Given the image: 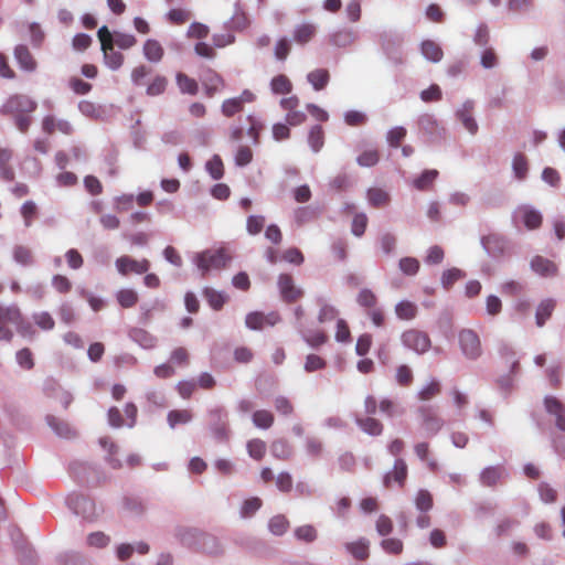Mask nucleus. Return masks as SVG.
Wrapping results in <instances>:
<instances>
[{"label":"nucleus","instance_id":"423d86ee","mask_svg":"<svg viewBox=\"0 0 565 565\" xmlns=\"http://www.w3.org/2000/svg\"><path fill=\"white\" fill-rule=\"evenodd\" d=\"M401 341L406 349L412 350L417 354L426 353L431 347L429 335L417 329L404 331L401 335Z\"/></svg>","mask_w":565,"mask_h":565},{"label":"nucleus","instance_id":"7c9ffc66","mask_svg":"<svg viewBox=\"0 0 565 565\" xmlns=\"http://www.w3.org/2000/svg\"><path fill=\"white\" fill-rule=\"evenodd\" d=\"M299 337L311 348L318 349L327 342V335L322 331L307 330L305 327L298 326Z\"/></svg>","mask_w":565,"mask_h":565},{"label":"nucleus","instance_id":"052dcab7","mask_svg":"<svg viewBox=\"0 0 565 565\" xmlns=\"http://www.w3.org/2000/svg\"><path fill=\"white\" fill-rule=\"evenodd\" d=\"M480 65L484 70H493L499 65V56L494 47H486L480 52Z\"/></svg>","mask_w":565,"mask_h":565},{"label":"nucleus","instance_id":"49530a36","mask_svg":"<svg viewBox=\"0 0 565 565\" xmlns=\"http://www.w3.org/2000/svg\"><path fill=\"white\" fill-rule=\"evenodd\" d=\"M205 171L211 179L218 181L224 177V164L218 154H213L211 159L205 162Z\"/></svg>","mask_w":565,"mask_h":565},{"label":"nucleus","instance_id":"7ed1b4c3","mask_svg":"<svg viewBox=\"0 0 565 565\" xmlns=\"http://www.w3.org/2000/svg\"><path fill=\"white\" fill-rule=\"evenodd\" d=\"M231 260L232 257L227 254L224 247L216 249H204L202 252L195 253L192 258L193 264L202 273V275L207 274L211 269L225 268Z\"/></svg>","mask_w":565,"mask_h":565},{"label":"nucleus","instance_id":"39448f33","mask_svg":"<svg viewBox=\"0 0 565 565\" xmlns=\"http://www.w3.org/2000/svg\"><path fill=\"white\" fill-rule=\"evenodd\" d=\"M458 345L461 355L471 362L479 360L483 354V348L479 334L469 328L458 332Z\"/></svg>","mask_w":565,"mask_h":565},{"label":"nucleus","instance_id":"79ce46f5","mask_svg":"<svg viewBox=\"0 0 565 565\" xmlns=\"http://www.w3.org/2000/svg\"><path fill=\"white\" fill-rule=\"evenodd\" d=\"M79 113L89 119H102L104 115V108L90 100H81L77 105Z\"/></svg>","mask_w":565,"mask_h":565},{"label":"nucleus","instance_id":"864d4df0","mask_svg":"<svg viewBox=\"0 0 565 565\" xmlns=\"http://www.w3.org/2000/svg\"><path fill=\"white\" fill-rule=\"evenodd\" d=\"M246 119L249 122L246 134L252 138V143L256 146L259 142V135L265 128V125L258 117L253 114L247 115Z\"/></svg>","mask_w":565,"mask_h":565},{"label":"nucleus","instance_id":"58836bf2","mask_svg":"<svg viewBox=\"0 0 565 565\" xmlns=\"http://www.w3.org/2000/svg\"><path fill=\"white\" fill-rule=\"evenodd\" d=\"M269 86L274 95H287L292 90L290 79L284 74L274 76L270 79Z\"/></svg>","mask_w":565,"mask_h":565},{"label":"nucleus","instance_id":"0e129e2a","mask_svg":"<svg viewBox=\"0 0 565 565\" xmlns=\"http://www.w3.org/2000/svg\"><path fill=\"white\" fill-rule=\"evenodd\" d=\"M441 390L440 381L433 377L425 384L417 393L420 401H429L435 395L439 394Z\"/></svg>","mask_w":565,"mask_h":565},{"label":"nucleus","instance_id":"f257e3e1","mask_svg":"<svg viewBox=\"0 0 565 565\" xmlns=\"http://www.w3.org/2000/svg\"><path fill=\"white\" fill-rule=\"evenodd\" d=\"M206 426L217 443H226L231 437L230 413L223 405H212L206 409Z\"/></svg>","mask_w":565,"mask_h":565},{"label":"nucleus","instance_id":"6e6552de","mask_svg":"<svg viewBox=\"0 0 565 565\" xmlns=\"http://www.w3.org/2000/svg\"><path fill=\"white\" fill-rule=\"evenodd\" d=\"M417 414L422 420L420 425L424 430V436L428 438L436 436L445 424L444 419L439 417L429 405L419 406Z\"/></svg>","mask_w":565,"mask_h":565},{"label":"nucleus","instance_id":"bb28decb","mask_svg":"<svg viewBox=\"0 0 565 565\" xmlns=\"http://www.w3.org/2000/svg\"><path fill=\"white\" fill-rule=\"evenodd\" d=\"M202 295L209 306L215 311L221 310L230 298L225 291L216 290L207 286L202 289Z\"/></svg>","mask_w":565,"mask_h":565},{"label":"nucleus","instance_id":"5fc2aeb1","mask_svg":"<svg viewBox=\"0 0 565 565\" xmlns=\"http://www.w3.org/2000/svg\"><path fill=\"white\" fill-rule=\"evenodd\" d=\"M366 198L370 205L380 207L390 201V194L380 188H369L366 190Z\"/></svg>","mask_w":565,"mask_h":565},{"label":"nucleus","instance_id":"ddd939ff","mask_svg":"<svg viewBox=\"0 0 565 565\" xmlns=\"http://www.w3.org/2000/svg\"><path fill=\"white\" fill-rule=\"evenodd\" d=\"M115 266L122 276H127L129 273L142 275L149 270L150 262L146 258L137 260L130 256H120L115 260Z\"/></svg>","mask_w":565,"mask_h":565},{"label":"nucleus","instance_id":"338daca9","mask_svg":"<svg viewBox=\"0 0 565 565\" xmlns=\"http://www.w3.org/2000/svg\"><path fill=\"white\" fill-rule=\"evenodd\" d=\"M520 525V522L516 519L504 516L500 520H498L493 532L497 537H501L503 535H507L509 532H511L513 529L518 527Z\"/></svg>","mask_w":565,"mask_h":565},{"label":"nucleus","instance_id":"c85d7f7f","mask_svg":"<svg viewBox=\"0 0 565 565\" xmlns=\"http://www.w3.org/2000/svg\"><path fill=\"white\" fill-rule=\"evenodd\" d=\"M345 551L355 559L365 561L370 555V541L365 537H360L354 542L344 544Z\"/></svg>","mask_w":565,"mask_h":565},{"label":"nucleus","instance_id":"a18cd8bd","mask_svg":"<svg viewBox=\"0 0 565 565\" xmlns=\"http://www.w3.org/2000/svg\"><path fill=\"white\" fill-rule=\"evenodd\" d=\"M439 172L436 169H426L414 179L413 185L419 191L427 190L438 178Z\"/></svg>","mask_w":565,"mask_h":565},{"label":"nucleus","instance_id":"a19ab883","mask_svg":"<svg viewBox=\"0 0 565 565\" xmlns=\"http://www.w3.org/2000/svg\"><path fill=\"white\" fill-rule=\"evenodd\" d=\"M308 145L312 152L318 153L324 145V132L320 125H315L308 134Z\"/></svg>","mask_w":565,"mask_h":565},{"label":"nucleus","instance_id":"aec40b11","mask_svg":"<svg viewBox=\"0 0 565 565\" xmlns=\"http://www.w3.org/2000/svg\"><path fill=\"white\" fill-rule=\"evenodd\" d=\"M18 561L21 565H35L36 553L34 548L24 540L18 539L13 542Z\"/></svg>","mask_w":565,"mask_h":565},{"label":"nucleus","instance_id":"393cba45","mask_svg":"<svg viewBox=\"0 0 565 565\" xmlns=\"http://www.w3.org/2000/svg\"><path fill=\"white\" fill-rule=\"evenodd\" d=\"M556 308V300L553 298L543 299L536 307L535 310V324L539 328L545 326L547 320L552 317Z\"/></svg>","mask_w":565,"mask_h":565},{"label":"nucleus","instance_id":"f3484780","mask_svg":"<svg viewBox=\"0 0 565 565\" xmlns=\"http://www.w3.org/2000/svg\"><path fill=\"white\" fill-rule=\"evenodd\" d=\"M359 32L351 28H341L329 34V42L337 47H347L355 42Z\"/></svg>","mask_w":565,"mask_h":565},{"label":"nucleus","instance_id":"a211bd4d","mask_svg":"<svg viewBox=\"0 0 565 565\" xmlns=\"http://www.w3.org/2000/svg\"><path fill=\"white\" fill-rule=\"evenodd\" d=\"M407 465L404 459L396 458L394 461L393 469L386 472L383 477V484L388 487L391 481L394 480L399 487H403L407 478Z\"/></svg>","mask_w":565,"mask_h":565},{"label":"nucleus","instance_id":"9b49d317","mask_svg":"<svg viewBox=\"0 0 565 565\" xmlns=\"http://www.w3.org/2000/svg\"><path fill=\"white\" fill-rule=\"evenodd\" d=\"M277 288L280 295V298L286 303H291L296 301L298 298L302 297L303 289L297 287L295 285L294 278L291 275L282 273L277 277Z\"/></svg>","mask_w":565,"mask_h":565},{"label":"nucleus","instance_id":"cd10ccee","mask_svg":"<svg viewBox=\"0 0 565 565\" xmlns=\"http://www.w3.org/2000/svg\"><path fill=\"white\" fill-rule=\"evenodd\" d=\"M530 267L542 277L554 276L557 271V267L552 260L539 255L531 259Z\"/></svg>","mask_w":565,"mask_h":565},{"label":"nucleus","instance_id":"473e14b6","mask_svg":"<svg viewBox=\"0 0 565 565\" xmlns=\"http://www.w3.org/2000/svg\"><path fill=\"white\" fill-rule=\"evenodd\" d=\"M511 169L518 181H524L529 173V162L526 157L521 152H516L512 158Z\"/></svg>","mask_w":565,"mask_h":565},{"label":"nucleus","instance_id":"37998d69","mask_svg":"<svg viewBox=\"0 0 565 565\" xmlns=\"http://www.w3.org/2000/svg\"><path fill=\"white\" fill-rule=\"evenodd\" d=\"M175 82L182 94L196 95L199 92V85L196 81L182 72L177 73Z\"/></svg>","mask_w":565,"mask_h":565},{"label":"nucleus","instance_id":"5701e85b","mask_svg":"<svg viewBox=\"0 0 565 565\" xmlns=\"http://www.w3.org/2000/svg\"><path fill=\"white\" fill-rule=\"evenodd\" d=\"M45 422L53 433L61 438L71 439L76 435L68 423L54 415H46Z\"/></svg>","mask_w":565,"mask_h":565},{"label":"nucleus","instance_id":"0eeeda50","mask_svg":"<svg viewBox=\"0 0 565 565\" xmlns=\"http://www.w3.org/2000/svg\"><path fill=\"white\" fill-rule=\"evenodd\" d=\"M38 107V103L26 95L15 94L10 96L7 102L1 106V115L9 114H31Z\"/></svg>","mask_w":565,"mask_h":565},{"label":"nucleus","instance_id":"6e6d98bb","mask_svg":"<svg viewBox=\"0 0 565 565\" xmlns=\"http://www.w3.org/2000/svg\"><path fill=\"white\" fill-rule=\"evenodd\" d=\"M252 422L259 429H268L274 424V415L266 409L255 411L252 415Z\"/></svg>","mask_w":565,"mask_h":565},{"label":"nucleus","instance_id":"72a5a7b5","mask_svg":"<svg viewBox=\"0 0 565 565\" xmlns=\"http://www.w3.org/2000/svg\"><path fill=\"white\" fill-rule=\"evenodd\" d=\"M522 221L527 230H535L541 226L543 216L539 210L526 205L522 207Z\"/></svg>","mask_w":565,"mask_h":565},{"label":"nucleus","instance_id":"603ef678","mask_svg":"<svg viewBox=\"0 0 565 565\" xmlns=\"http://www.w3.org/2000/svg\"><path fill=\"white\" fill-rule=\"evenodd\" d=\"M395 313L401 320L414 319L417 313V306L409 300H401L395 306Z\"/></svg>","mask_w":565,"mask_h":565},{"label":"nucleus","instance_id":"8fccbe9b","mask_svg":"<svg viewBox=\"0 0 565 565\" xmlns=\"http://www.w3.org/2000/svg\"><path fill=\"white\" fill-rule=\"evenodd\" d=\"M320 211L318 207L312 205L299 206L295 210L294 217L298 225H302L309 221H312L319 215Z\"/></svg>","mask_w":565,"mask_h":565},{"label":"nucleus","instance_id":"4c0bfd02","mask_svg":"<svg viewBox=\"0 0 565 565\" xmlns=\"http://www.w3.org/2000/svg\"><path fill=\"white\" fill-rule=\"evenodd\" d=\"M414 505L420 513H427L434 507L433 494L427 489H419L415 494Z\"/></svg>","mask_w":565,"mask_h":565},{"label":"nucleus","instance_id":"b1692460","mask_svg":"<svg viewBox=\"0 0 565 565\" xmlns=\"http://www.w3.org/2000/svg\"><path fill=\"white\" fill-rule=\"evenodd\" d=\"M58 565H94L92 559L79 551H65L56 556Z\"/></svg>","mask_w":565,"mask_h":565},{"label":"nucleus","instance_id":"4be33fe9","mask_svg":"<svg viewBox=\"0 0 565 565\" xmlns=\"http://www.w3.org/2000/svg\"><path fill=\"white\" fill-rule=\"evenodd\" d=\"M250 21L248 15L243 10L239 1L234 6L233 15L224 22V28L227 30L242 31L249 25Z\"/></svg>","mask_w":565,"mask_h":565},{"label":"nucleus","instance_id":"e2e57ef3","mask_svg":"<svg viewBox=\"0 0 565 565\" xmlns=\"http://www.w3.org/2000/svg\"><path fill=\"white\" fill-rule=\"evenodd\" d=\"M380 161V153L375 148L366 149L356 157V163L362 168L375 167Z\"/></svg>","mask_w":565,"mask_h":565},{"label":"nucleus","instance_id":"680f3d73","mask_svg":"<svg viewBox=\"0 0 565 565\" xmlns=\"http://www.w3.org/2000/svg\"><path fill=\"white\" fill-rule=\"evenodd\" d=\"M465 276L466 273L463 270L452 267L443 271L440 284L444 289L448 290L457 280L463 278Z\"/></svg>","mask_w":565,"mask_h":565},{"label":"nucleus","instance_id":"20e7f679","mask_svg":"<svg viewBox=\"0 0 565 565\" xmlns=\"http://www.w3.org/2000/svg\"><path fill=\"white\" fill-rule=\"evenodd\" d=\"M418 135L424 138L428 145H439L445 139L447 129L436 118L434 114H420L416 118Z\"/></svg>","mask_w":565,"mask_h":565},{"label":"nucleus","instance_id":"9d476101","mask_svg":"<svg viewBox=\"0 0 565 565\" xmlns=\"http://www.w3.org/2000/svg\"><path fill=\"white\" fill-rule=\"evenodd\" d=\"M480 244L486 254L494 260L503 257L509 248L508 239L499 234L482 236Z\"/></svg>","mask_w":565,"mask_h":565},{"label":"nucleus","instance_id":"bf43d9fd","mask_svg":"<svg viewBox=\"0 0 565 565\" xmlns=\"http://www.w3.org/2000/svg\"><path fill=\"white\" fill-rule=\"evenodd\" d=\"M110 536L105 532L95 531L87 535L86 545L88 547L102 550L107 547L110 544Z\"/></svg>","mask_w":565,"mask_h":565},{"label":"nucleus","instance_id":"412c9836","mask_svg":"<svg viewBox=\"0 0 565 565\" xmlns=\"http://www.w3.org/2000/svg\"><path fill=\"white\" fill-rule=\"evenodd\" d=\"M354 423L364 434L372 437L381 436L384 429L383 424L371 416L362 417L360 415H355Z\"/></svg>","mask_w":565,"mask_h":565},{"label":"nucleus","instance_id":"e433bc0d","mask_svg":"<svg viewBox=\"0 0 565 565\" xmlns=\"http://www.w3.org/2000/svg\"><path fill=\"white\" fill-rule=\"evenodd\" d=\"M143 55L151 63H158L163 56L161 44L153 39H148L143 44Z\"/></svg>","mask_w":565,"mask_h":565},{"label":"nucleus","instance_id":"ea45409f","mask_svg":"<svg viewBox=\"0 0 565 565\" xmlns=\"http://www.w3.org/2000/svg\"><path fill=\"white\" fill-rule=\"evenodd\" d=\"M224 84V81L222 76L212 71L209 70L204 79H203V86L205 89V94L210 97L214 96L215 93L220 89V87Z\"/></svg>","mask_w":565,"mask_h":565},{"label":"nucleus","instance_id":"4468645a","mask_svg":"<svg viewBox=\"0 0 565 565\" xmlns=\"http://www.w3.org/2000/svg\"><path fill=\"white\" fill-rule=\"evenodd\" d=\"M203 532V530L198 527L178 525L174 527L173 535L181 546L191 550V547L195 546V540L201 537Z\"/></svg>","mask_w":565,"mask_h":565},{"label":"nucleus","instance_id":"09e8293b","mask_svg":"<svg viewBox=\"0 0 565 565\" xmlns=\"http://www.w3.org/2000/svg\"><path fill=\"white\" fill-rule=\"evenodd\" d=\"M271 455L280 460H286L292 455V447L286 439L274 440L270 446Z\"/></svg>","mask_w":565,"mask_h":565},{"label":"nucleus","instance_id":"f03ea898","mask_svg":"<svg viewBox=\"0 0 565 565\" xmlns=\"http://www.w3.org/2000/svg\"><path fill=\"white\" fill-rule=\"evenodd\" d=\"M65 502L72 513L83 522L94 523L103 513V509L96 505L94 499L83 493L72 492L66 497Z\"/></svg>","mask_w":565,"mask_h":565},{"label":"nucleus","instance_id":"774afa93","mask_svg":"<svg viewBox=\"0 0 565 565\" xmlns=\"http://www.w3.org/2000/svg\"><path fill=\"white\" fill-rule=\"evenodd\" d=\"M551 446L554 452L565 459V433L557 434L555 430H550Z\"/></svg>","mask_w":565,"mask_h":565},{"label":"nucleus","instance_id":"f8f14e48","mask_svg":"<svg viewBox=\"0 0 565 565\" xmlns=\"http://www.w3.org/2000/svg\"><path fill=\"white\" fill-rule=\"evenodd\" d=\"M476 103L473 99H466L460 107L455 110V118L461 122L463 128L471 135L475 136L479 130V125L473 117Z\"/></svg>","mask_w":565,"mask_h":565},{"label":"nucleus","instance_id":"a878e982","mask_svg":"<svg viewBox=\"0 0 565 565\" xmlns=\"http://www.w3.org/2000/svg\"><path fill=\"white\" fill-rule=\"evenodd\" d=\"M104 64L111 71H118L124 64V55L114 49V44L100 45Z\"/></svg>","mask_w":565,"mask_h":565},{"label":"nucleus","instance_id":"3c124183","mask_svg":"<svg viewBox=\"0 0 565 565\" xmlns=\"http://www.w3.org/2000/svg\"><path fill=\"white\" fill-rule=\"evenodd\" d=\"M289 527L288 519L282 514L274 515L268 521V531L275 536L284 535Z\"/></svg>","mask_w":565,"mask_h":565},{"label":"nucleus","instance_id":"2eb2a0df","mask_svg":"<svg viewBox=\"0 0 565 565\" xmlns=\"http://www.w3.org/2000/svg\"><path fill=\"white\" fill-rule=\"evenodd\" d=\"M507 475V470L501 465L487 466L479 473L481 486L494 488L498 482Z\"/></svg>","mask_w":565,"mask_h":565},{"label":"nucleus","instance_id":"4d7b16f0","mask_svg":"<svg viewBox=\"0 0 565 565\" xmlns=\"http://www.w3.org/2000/svg\"><path fill=\"white\" fill-rule=\"evenodd\" d=\"M263 501L258 497H252L243 501L239 510L242 519H249L262 508Z\"/></svg>","mask_w":565,"mask_h":565},{"label":"nucleus","instance_id":"dca6fc26","mask_svg":"<svg viewBox=\"0 0 565 565\" xmlns=\"http://www.w3.org/2000/svg\"><path fill=\"white\" fill-rule=\"evenodd\" d=\"M128 338L143 350H152L157 345V337L143 328L132 327L128 330Z\"/></svg>","mask_w":565,"mask_h":565},{"label":"nucleus","instance_id":"13d9d810","mask_svg":"<svg viewBox=\"0 0 565 565\" xmlns=\"http://www.w3.org/2000/svg\"><path fill=\"white\" fill-rule=\"evenodd\" d=\"M116 300L122 308H131L138 301V294L131 288H122L116 292Z\"/></svg>","mask_w":565,"mask_h":565},{"label":"nucleus","instance_id":"6ab92c4d","mask_svg":"<svg viewBox=\"0 0 565 565\" xmlns=\"http://www.w3.org/2000/svg\"><path fill=\"white\" fill-rule=\"evenodd\" d=\"M13 56L19 67L24 72H34L36 62L25 44H18L13 50Z\"/></svg>","mask_w":565,"mask_h":565},{"label":"nucleus","instance_id":"1a4fd4ad","mask_svg":"<svg viewBox=\"0 0 565 565\" xmlns=\"http://www.w3.org/2000/svg\"><path fill=\"white\" fill-rule=\"evenodd\" d=\"M543 407L545 413L554 419L555 429L565 433V404L554 395H545Z\"/></svg>","mask_w":565,"mask_h":565},{"label":"nucleus","instance_id":"f704fd0d","mask_svg":"<svg viewBox=\"0 0 565 565\" xmlns=\"http://www.w3.org/2000/svg\"><path fill=\"white\" fill-rule=\"evenodd\" d=\"M316 302L320 306L318 313L319 323H324L335 319L339 313L338 309L334 306L327 303V300L323 296H317Z\"/></svg>","mask_w":565,"mask_h":565},{"label":"nucleus","instance_id":"2f4dec72","mask_svg":"<svg viewBox=\"0 0 565 565\" xmlns=\"http://www.w3.org/2000/svg\"><path fill=\"white\" fill-rule=\"evenodd\" d=\"M202 537L203 541L200 553L214 557L223 554L222 544L215 535L204 531Z\"/></svg>","mask_w":565,"mask_h":565},{"label":"nucleus","instance_id":"c9c22d12","mask_svg":"<svg viewBox=\"0 0 565 565\" xmlns=\"http://www.w3.org/2000/svg\"><path fill=\"white\" fill-rule=\"evenodd\" d=\"M330 79V74L326 68H317L307 74V81L311 84L315 90L323 89Z\"/></svg>","mask_w":565,"mask_h":565},{"label":"nucleus","instance_id":"c756f323","mask_svg":"<svg viewBox=\"0 0 565 565\" xmlns=\"http://www.w3.org/2000/svg\"><path fill=\"white\" fill-rule=\"evenodd\" d=\"M420 53L426 61L431 63H439L444 56L443 49L433 40L422 41Z\"/></svg>","mask_w":565,"mask_h":565},{"label":"nucleus","instance_id":"c03bdc74","mask_svg":"<svg viewBox=\"0 0 565 565\" xmlns=\"http://www.w3.org/2000/svg\"><path fill=\"white\" fill-rule=\"evenodd\" d=\"M192 418V413L188 409H172L167 415V422L171 429H174L180 424H189Z\"/></svg>","mask_w":565,"mask_h":565},{"label":"nucleus","instance_id":"69168bd1","mask_svg":"<svg viewBox=\"0 0 565 565\" xmlns=\"http://www.w3.org/2000/svg\"><path fill=\"white\" fill-rule=\"evenodd\" d=\"M124 509L132 516H140L145 507L140 498L126 495L122 499Z\"/></svg>","mask_w":565,"mask_h":565},{"label":"nucleus","instance_id":"de8ad7c7","mask_svg":"<svg viewBox=\"0 0 565 565\" xmlns=\"http://www.w3.org/2000/svg\"><path fill=\"white\" fill-rule=\"evenodd\" d=\"M490 40H491V36H490V30H489L488 24L484 22L479 23L475 30V33L472 36V42L475 43V45H477L481 49H486V47H491Z\"/></svg>","mask_w":565,"mask_h":565}]
</instances>
